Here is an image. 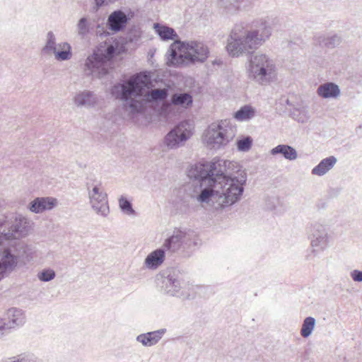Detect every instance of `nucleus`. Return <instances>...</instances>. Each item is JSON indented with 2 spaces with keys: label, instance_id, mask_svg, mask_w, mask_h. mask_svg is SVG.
Masks as SVG:
<instances>
[{
  "label": "nucleus",
  "instance_id": "f257e3e1",
  "mask_svg": "<svg viewBox=\"0 0 362 362\" xmlns=\"http://www.w3.org/2000/svg\"><path fill=\"white\" fill-rule=\"evenodd\" d=\"M149 77L146 72L136 74L124 82L113 86L111 93L123 101L124 109L130 113L143 112L148 103L163 102L168 96V88H155L144 93Z\"/></svg>",
  "mask_w": 362,
  "mask_h": 362
},
{
  "label": "nucleus",
  "instance_id": "f03ea898",
  "mask_svg": "<svg viewBox=\"0 0 362 362\" xmlns=\"http://www.w3.org/2000/svg\"><path fill=\"white\" fill-rule=\"evenodd\" d=\"M213 163H218L214 170L215 180L204 179V182L214 183V191L218 193L216 202L221 207L228 206L238 202L244 192V186L247 180V174L244 170L230 173L226 170L230 162L214 158Z\"/></svg>",
  "mask_w": 362,
  "mask_h": 362
},
{
  "label": "nucleus",
  "instance_id": "7ed1b4c3",
  "mask_svg": "<svg viewBox=\"0 0 362 362\" xmlns=\"http://www.w3.org/2000/svg\"><path fill=\"white\" fill-rule=\"evenodd\" d=\"M272 34V28L262 22L256 29L247 30L243 23L236 24L227 40L226 49L232 57H238L257 49Z\"/></svg>",
  "mask_w": 362,
  "mask_h": 362
},
{
  "label": "nucleus",
  "instance_id": "20e7f679",
  "mask_svg": "<svg viewBox=\"0 0 362 362\" xmlns=\"http://www.w3.org/2000/svg\"><path fill=\"white\" fill-rule=\"evenodd\" d=\"M216 166L218 163L210 162L197 163L192 165L187 170V176L197 182L194 186V192L191 194V198L195 199L199 203H209L211 199H218V193L214 191V183L204 182V179L215 180L214 170L216 171Z\"/></svg>",
  "mask_w": 362,
  "mask_h": 362
},
{
  "label": "nucleus",
  "instance_id": "39448f33",
  "mask_svg": "<svg viewBox=\"0 0 362 362\" xmlns=\"http://www.w3.org/2000/svg\"><path fill=\"white\" fill-rule=\"evenodd\" d=\"M167 57L168 66H180L188 62H204L209 56V48L198 41L174 42L170 47Z\"/></svg>",
  "mask_w": 362,
  "mask_h": 362
},
{
  "label": "nucleus",
  "instance_id": "423d86ee",
  "mask_svg": "<svg viewBox=\"0 0 362 362\" xmlns=\"http://www.w3.org/2000/svg\"><path fill=\"white\" fill-rule=\"evenodd\" d=\"M246 73L250 80L260 86H268L277 77L274 61L262 53L252 54L246 65Z\"/></svg>",
  "mask_w": 362,
  "mask_h": 362
},
{
  "label": "nucleus",
  "instance_id": "0eeeda50",
  "mask_svg": "<svg viewBox=\"0 0 362 362\" xmlns=\"http://www.w3.org/2000/svg\"><path fill=\"white\" fill-rule=\"evenodd\" d=\"M201 245L197 234L190 229H175L173 234L164 241L162 247L168 253H179L182 257H190Z\"/></svg>",
  "mask_w": 362,
  "mask_h": 362
},
{
  "label": "nucleus",
  "instance_id": "6e6552de",
  "mask_svg": "<svg viewBox=\"0 0 362 362\" xmlns=\"http://www.w3.org/2000/svg\"><path fill=\"white\" fill-rule=\"evenodd\" d=\"M30 230V221L21 214L0 215V237L5 240L25 238Z\"/></svg>",
  "mask_w": 362,
  "mask_h": 362
},
{
  "label": "nucleus",
  "instance_id": "1a4fd4ad",
  "mask_svg": "<svg viewBox=\"0 0 362 362\" xmlns=\"http://www.w3.org/2000/svg\"><path fill=\"white\" fill-rule=\"evenodd\" d=\"M117 46L113 44L108 45L104 49H99L88 56L85 62V73L93 78H101L108 72V62L116 54Z\"/></svg>",
  "mask_w": 362,
  "mask_h": 362
},
{
  "label": "nucleus",
  "instance_id": "9d476101",
  "mask_svg": "<svg viewBox=\"0 0 362 362\" xmlns=\"http://www.w3.org/2000/svg\"><path fill=\"white\" fill-rule=\"evenodd\" d=\"M235 136L233 127L228 120L212 123L203 134V142L210 149H219L226 146Z\"/></svg>",
  "mask_w": 362,
  "mask_h": 362
},
{
  "label": "nucleus",
  "instance_id": "9b49d317",
  "mask_svg": "<svg viewBox=\"0 0 362 362\" xmlns=\"http://www.w3.org/2000/svg\"><path fill=\"white\" fill-rule=\"evenodd\" d=\"M192 125L182 122L172 129L164 137L163 144L168 149H177L185 145L192 135Z\"/></svg>",
  "mask_w": 362,
  "mask_h": 362
},
{
  "label": "nucleus",
  "instance_id": "f8f14e48",
  "mask_svg": "<svg viewBox=\"0 0 362 362\" xmlns=\"http://www.w3.org/2000/svg\"><path fill=\"white\" fill-rule=\"evenodd\" d=\"M87 190L92 209L98 214L106 217L110 212V209L107 203V196L104 192L101 183H87Z\"/></svg>",
  "mask_w": 362,
  "mask_h": 362
},
{
  "label": "nucleus",
  "instance_id": "ddd939ff",
  "mask_svg": "<svg viewBox=\"0 0 362 362\" xmlns=\"http://www.w3.org/2000/svg\"><path fill=\"white\" fill-rule=\"evenodd\" d=\"M329 240L330 235L325 225L320 223L311 225V246L313 247L324 250L328 247Z\"/></svg>",
  "mask_w": 362,
  "mask_h": 362
},
{
  "label": "nucleus",
  "instance_id": "4468645a",
  "mask_svg": "<svg viewBox=\"0 0 362 362\" xmlns=\"http://www.w3.org/2000/svg\"><path fill=\"white\" fill-rule=\"evenodd\" d=\"M25 322V316L24 312L21 309L11 308L7 310L4 323L0 325V331L4 332L21 327Z\"/></svg>",
  "mask_w": 362,
  "mask_h": 362
},
{
  "label": "nucleus",
  "instance_id": "2eb2a0df",
  "mask_svg": "<svg viewBox=\"0 0 362 362\" xmlns=\"http://www.w3.org/2000/svg\"><path fill=\"white\" fill-rule=\"evenodd\" d=\"M182 287V283L175 273L162 277L161 288L165 293L172 296L181 297Z\"/></svg>",
  "mask_w": 362,
  "mask_h": 362
},
{
  "label": "nucleus",
  "instance_id": "dca6fc26",
  "mask_svg": "<svg viewBox=\"0 0 362 362\" xmlns=\"http://www.w3.org/2000/svg\"><path fill=\"white\" fill-rule=\"evenodd\" d=\"M57 199L53 197H37L30 202L28 209L33 213L41 214L45 211L52 209L57 205Z\"/></svg>",
  "mask_w": 362,
  "mask_h": 362
},
{
  "label": "nucleus",
  "instance_id": "f3484780",
  "mask_svg": "<svg viewBox=\"0 0 362 362\" xmlns=\"http://www.w3.org/2000/svg\"><path fill=\"white\" fill-rule=\"evenodd\" d=\"M128 21L129 18L124 12L117 10L108 16L107 25L110 30L119 32L125 28Z\"/></svg>",
  "mask_w": 362,
  "mask_h": 362
},
{
  "label": "nucleus",
  "instance_id": "a211bd4d",
  "mask_svg": "<svg viewBox=\"0 0 362 362\" xmlns=\"http://www.w3.org/2000/svg\"><path fill=\"white\" fill-rule=\"evenodd\" d=\"M74 103L77 107H93L98 103V98L93 92L85 90L75 95Z\"/></svg>",
  "mask_w": 362,
  "mask_h": 362
},
{
  "label": "nucleus",
  "instance_id": "6ab92c4d",
  "mask_svg": "<svg viewBox=\"0 0 362 362\" xmlns=\"http://www.w3.org/2000/svg\"><path fill=\"white\" fill-rule=\"evenodd\" d=\"M165 252L163 247L156 249L149 253L144 260V265L150 269H156L164 262Z\"/></svg>",
  "mask_w": 362,
  "mask_h": 362
},
{
  "label": "nucleus",
  "instance_id": "aec40b11",
  "mask_svg": "<svg viewBox=\"0 0 362 362\" xmlns=\"http://www.w3.org/2000/svg\"><path fill=\"white\" fill-rule=\"evenodd\" d=\"M165 332V329H160L156 331L141 334L136 337V341L144 346H152L160 341Z\"/></svg>",
  "mask_w": 362,
  "mask_h": 362
},
{
  "label": "nucleus",
  "instance_id": "412c9836",
  "mask_svg": "<svg viewBox=\"0 0 362 362\" xmlns=\"http://www.w3.org/2000/svg\"><path fill=\"white\" fill-rule=\"evenodd\" d=\"M317 93L322 98H337L340 95L341 90L336 83L326 82L318 86Z\"/></svg>",
  "mask_w": 362,
  "mask_h": 362
},
{
  "label": "nucleus",
  "instance_id": "4be33fe9",
  "mask_svg": "<svg viewBox=\"0 0 362 362\" xmlns=\"http://www.w3.org/2000/svg\"><path fill=\"white\" fill-rule=\"evenodd\" d=\"M337 162V158L333 156L325 158L312 169L311 173L317 176H323L333 168Z\"/></svg>",
  "mask_w": 362,
  "mask_h": 362
},
{
  "label": "nucleus",
  "instance_id": "5701e85b",
  "mask_svg": "<svg viewBox=\"0 0 362 362\" xmlns=\"http://www.w3.org/2000/svg\"><path fill=\"white\" fill-rule=\"evenodd\" d=\"M272 156L281 154L284 158L289 160H294L298 158L296 150L287 144H279L270 151Z\"/></svg>",
  "mask_w": 362,
  "mask_h": 362
},
{
  "label": "nucleus",
  "instance_id": "b1692460",
  "mask_svg": "<svg viewBox=\"0 0 362 362\" xmlns=\"http://www.w3.org/2000/svg\"><path fill=\"white\" fill-rule=\"evenodd\" d=\"M170 102L173 105L187 108L192 104L193 99L188 93H176L172 95Z\"/></svg>",
  "mask_w": 362,
  "mask_h": 362
},
{
  "label": "nucleus",
  "instance_id": "393cba45",
  "mask_svg": "<svg viewBox=\"0 0 362 362\" xmlns=\"http://www.w3.org/2000/svg\"><path fill=\"white\" fill-rule=\"evenodd\" d=\"M249 0H218L220 6L227 12L233 13L246 6Z\"/></svg>",
  "mask_w": 362,
  "mask_h": 362
},
{
  "label": "nucleus",
  "instance_id": "a878e982",
  "mask_svg": "<svg viewBox=\"0 0 362 362\" xmlns=\"http://www.w3.org/2000/svg\"><path fill=\"white\" fill-rule=\"evenodd\" d=\"M53 54L57 61L69 60L72 57L71 47L66 42L59 43Z\"/></svg>",
  "mask_w": 362,
  "mask_h": 362
},
{
  "label": "nucleus",
  "instance_id": "bb28decb",
  "mask_svg": "<svg viewBox=\"0 0 362 362\" xmlns=\"http://www.w3.org/2000/svg\"><path fill=\"white\" fill-rule=\"evenodd\" d=\"M153 28L162 40H175L177 37L176 32L172 28L160 25L159 23H154Z\"/></svg>",
  "mask_w": 362,
  "mask_h": 362
},
{
  "label": "nucleus",
  "instance_id": "cd10ccee",
  "mask_svg": "<svg viewBox=\"0 0 362 362\" xmlns=\"http://www.w3.org/2000/svg\"><path fill=\"white\" fill-rule=\"evenodd\" d=\"M315 319L313 317H307L303 320L302 327L300 329V334L304 338H308L312 334L315 326Z\"/></svg>",
  "mask_w": 362,
  "mask_h": 362
},
{
  "label": "nucleus",
  "instance_id": "c85d7f7f",
  "mask_svg": "<svg viewBox=\"0 0 362 362\" xmlns=\"http://www.w3.org/2000/svg\"><path fill=\"white\" fill-rule=\"evenodd\" d=\"M254 115V109L251 106L245 105L235 113L234 117L238 121H245L251 119Z\"/></svg>",
  "mask_w": 362,
  "mask_h": 362
},
{
  "label": "nucleus",
  "instance_id": "c756f323",
  "mask_svg": "<svg viewBox=\"0 0 362 362\" xmlns=\"http://www.w3.org/2000/svg\"><path fill=\"white\" fill-rule=\"evenodd\" d=\"M318 42L320 45L325 46L329 48H333L341 42V38L337 35L332 36H320L318 37Z\"/></svg>",
  "mask_w": 362,
  "mask_h": 362
},
{
  "label": "nucleus",
  "instance_id": "7c9ffc66",
  "mask_svg": "<svg viewBox=\"0 0 362 362\" xmlns=\"http://www.w3.org/2000/svg\"><path fill=\"white\" fill-rule=\"evenodd\" d=\"M57 45H56L55 35L52 31H49L47 34V40L42 52L45 54H51L55 52Z\"/></svg>",
  "mask_w": 362,
  "mask_h": 362
},
{
  "label": "nucleus",
  "instance_id": "2f4dec72",
  "mask_svg": "<svg viewBox=\"0 0 362 362\" xmlns=\"http://www.w3.org/2000/svg\"><path fill=\"white\" fill-rule=\"evenodd\" d=\"M119 206L121 211L127 215H135L136 212L132 207V204L129 200L125 197L121 196L119 199Z\"/></svg>",
  "mask_w": 362,
  "mask_h": 362
},
{
  "label": "nucleus",
  "instance_id": "473e14b6",
  "mask_svg": "<svg viewBox=\"0 0 362 362\" xmlns=\"http://www.w3.org/2000/svg\"><path fill=\"white\" fill-rule=\"evenodd\" d=\"M56 276L55 272L52 269H45L37 273V278L43 282L50 281Z\"/></svg>",
  "mask_w": 362,
  "mask_h": 362
},
{
  "label": "nucleus",
  "instance_id": "72a5a7b5",
  "mask_svg": "<svg viewBox=\"0 0 362 362\" xmlns=\"http://www.w3.org/2000/svg\"><path fill=\"white\" fill-rule=\"evenodd\" d=\"M252 139L250 136H245L237 141L238 149L240 151H247L250 149Z\"/></svg>",
  "mask_w": 362,
  "mask_h": 362
},
{
  "label": "nucleus",
  "instance_id": "f704fd0d",
  "mask_svg": "<svg viewBox=\"0 0 362 362\" xmlns=\"http://www.w3.org/2000/svg\"><path fill=\"white\" fill-rule=\"evenodd\" d=\"M78 34L81 35H86L88 31V23L87 18L83 17L81 18L78 23Z\"/></svg>",
  "mask_w": 362,
  "mask_h": 362
},
{
  "label": "nucleus",
  "instance_id": "c9c22d12",
  "mask_svg": "<svg viewBox=\"0 0 362 362\" xmlns=\"http://www.w3.org/2000/svg\"><path fill=\"white\" fill-rule=\"evenodd\" d=\"M172 105L173 104H171V102L169 103L163 101L162 106L159 110V115L163 117H168L171 112Z\"/></svg>",
  "mask_w": 362,
  "mask_h": 362
},
{
  "label": "nucleus",
  "instance_id": "e433bc0d",
  "mask_svg": "<svg viewBox=\"0 0 362 362\" xmlns=\"http://www.w3.org/2000/svg\"><path fill=\"white\" fill-rule=\"evenodd\" d=\"M21 362H42V360L33 354H20Z\"/></svg>",
  "mask_w": 362,
  "mask_h": 362
},
{
  "label": "nucleus",
  "instance_id": "4c0bfd02",
  "mask_svg": "<svg viewBox=\"0 0 362 362\" xmlns=\"http://www.w3.org/2000/svg\"><path fill=\"white\" fill-rule=\"evenodd\" d=\"M350 276L356 282H362V271L354 269L351 272Z\"/></svg>",
  "mask_w": 362,
  "mask_h": 362
},
{
  "label": "nucleus",
  "instance_id": "58836bf2",
  "mask_svg": "<svg viewBox=\"0 0 362 362\" xmlns=\"http://www.w3.org/2000/svg\"><path fill=\"white\" fill-rule=\"evenodd\" d=\"M116 0H95V5L97 8L100 7L101 6L104 4H108L109 3H112L115 1Z\"/></svg>",
  "mask_w": 362,
  "mask_h": 362
},
{
  "label": "nucleus",
  "instance_id": "ea45409f",
  "mask_svg": "<svg viewBox=\"0 0 362 362\" xmlns=\"http://www.w3.org/2000/svg\"><path fill=\"white\" fill-rule=\"evenodd\" d=\"M2 362H21V356L18 355L16 356L8 358V359Z\"/></svg>",
  "mask_w": 362,
  "mask_h": 362
},
{
  "label": "nucleus",
  "instance_id": "a19ab883",
  "mask_svg": "<svg viewBox=\"0 0 362 362\" xmlns=\"http://www.w3.org/2000/svg\"><path fill=\"white\" fill-rule=\"evenodd\" d=\"M308 120V118H303V119H299L298 121L300 122H305L306 121Z\"/></svg>",
  "mask_w": 362,
  "mask_h": 362
},
{
  "label": "nucleus",
  "instance_id": "79ce46f5",
  "mask_svg": "<svg viewBox=\"0 0 362 362\" xmlns=\"http://www.w3.org/2000/svg\"><path fill=\"white\" fill-rule=\"evenodd\" d=\"M4 321H3V320L0 318V325H1V324H3V323H4Z\"/></svg>",
  "mask_w": 362,
  "mask_h": 362
}]
</instances>
